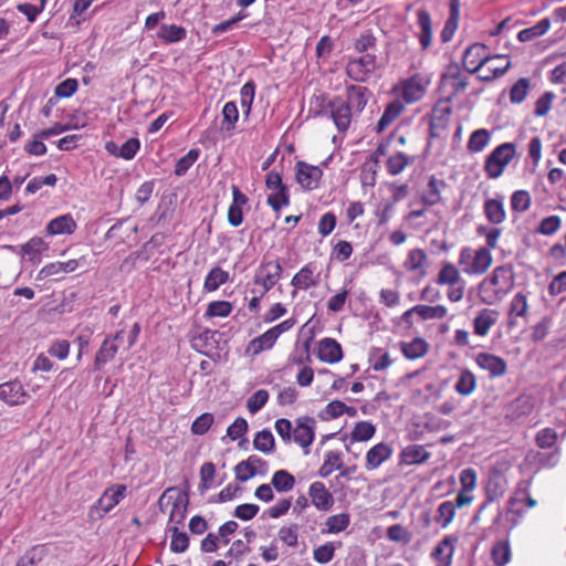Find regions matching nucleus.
Returning <instances> with one entry per match:
<instances>
[{"label":"nucleus","mask_w":566,"mask_h":566,"mask_svg":"<svg viewBox=\"0 0 566 566\" xmlns=\"http://www.w3.org/2000/svg\"><path fill=\"white\" fill-rule=\"evenodd\" d=\"M514 286L512 264L496 266L491 275L479 284V296L486 304H494L504 298Z\"/></svg>","instance_id":"obj_1"},{"label":"nucleus","mask_w":566,"mask_h":566,"mask_svg":"<svg viewBox=\"0 0 566 566\" xmlns=\"http://www.w3.org/2000/svg\"><path fill=\"white\" fill-rule=\"evenodd\" d=\"M315 117L331 118L342 134L346 133L356 117L349 106L344 102V96L337 95L333 98L319 96L316 98L315 108H311Z\"/></svg>","instance_id":"obj_2"},{"label":"nucleus","mask_w":566,"mask_h":566,"mask_svg":"<svg viewBox=\"0 0 566 566\" xmlns=\"http://www.w3.org/2000/svg\"><path fill=\"white\" fill-rule=\"evenodd\" d=\"M516 155V145L514 143H503L496 146L485 158L484 171L489 179L500 178L506 166Z\"/></svg>","instance_id":"obj_3"},{"label":"nucleus","mask_w":566,"mask_h":566,"mask_svg":"<svg viewBox=\"0 0 566 566\" xmlns=\"http://www.w3.org/2000/svg\"><path fill=\"white\" fill-rule=\"evenodd\" d=\"M140 334V324L134 323L132 326H124L113 338L105 339L97 354L125 353L132 349Z\"/></svg>","instance_id":"obj_4"},{"label":"nucleus","mask_w":566,"mask_h":566,"mask_svg":"<svg viewBox=\"0 0 566 566\" xmlns=\"http://www.w3.org/2000/svg\"><path fill=\"white\" fill-rule=\"evenodd\" d=\"M127 488L124 484H114L107 488L99 499L90 507L88 517L101 520L111 512L126 496Z\"/></svg>","instance_id":"obj_5"},{"label":"nucleus","mask_w":566,"mask_h":566,"mask_svg":"<svg viewBox=\"0 0 566 566\" xmlns=\"http://www.w3.org/2000/svg\"><path fill=\"white\" fill-rule=\"evenodd\" d=\"M187 503V496L175 488H169L163 493L159 500L160 507L163 509L164 506L170 505L167 526H177L179 528V525H181L186 518Z\"/></svg>","instance_id":"obj_6"},{"label":"nucleus","mask_w":566,"mask_h":566,"mask_svg":"<svg viewBox=\"0 0 566 566\" xmlns=\"http://www.w3.org/2000/svg\"><path fill=\"white\" fill-rule=\"evenodd\" d=\"M283 268L279 259L270 260L263 258L255 270L253 283L262 286V295L272 290L282 277Z\"/></svg>","instance_id":"obj_7"},{"label":"nucleus","mask_w":566,"mask_h":566,"mask_svg":"<svg viewBox=\"0 0 566 566\" xmlns=\"http://www.w3.org/2000/svg\"><path fill=\"white\" fill-rule=\"evenodd\" d=\"M377 69V55L366 53L350 59L346 65V74L355 82H366Z\"/></svg>","instance_id":"obj_8"},{"label":"nucleus","mask_w":566,"mask_h":566,"mask_svg":"<svg viewBox=\"0 0 566 566\" xmlns=\"http://www.w3.org/2000/svg\"><path fill=\"white\" fill-rule=\"evenodd\" d=\"M473 500V496L465 493L459 492L454 500L442 502L437 510L434 521L441 526L447 528L453 521L457 509L469 505Z\"/></svg>","instance_id":"obj_9"},{"label":"nucleus","mask_w":566,"mask_h":566,"mask_svg":"<svg viewBox=\"0 0 566 566\" xmlns=\"http://www.w3.org/2000/svg\"><path fill=\"white\" fill-rule=\"evenodd\" d=\"M505 55L491 56L486 53V46L482 43H474L468 46L463 53L462 64L464 69L473 74L479 72L492 59L504 57Z\"/></svg>","instance_id":"obj_10"},{"label":"nucleus","mask_w":566,"mask_h":566,"mask_svg":"<svg viewBox=\"0 0 566 566\" xmlns=\"http://www.w3.org/2000/svg\"><path fill=\"white\" fill-rule=\"evenodd\" d=\"M469 85L468 77L462 75L460 67L455 65H450L448 71L442 74L440 80V88L448 90L449 94L446 97V101L450 103L455 96H458L461 92H463Z\"/></svg>","instance_id":"obj_11"},{"label":"nucleus","mask_w":566,"mask_h":566,"mask_svg":"<svg viewBox=\"0 0 566 566\" xmlns=\"http://www.w3.org/2000/svg\"><path fill=\"white\" fill-rule=\"evenodd\" d=\"M430 80L428 76L417 73L401 83L402 98L407 104L420 101L427 93Z\"/></svg>","instance_id":"obj_12"},{"label":"nucleus","mask_w":566,"mask_h":566,"mask_svg":"<svg viewBox=\"0 0 566 566\" xmlns=\"http://www.w3.org/2000/svg\"><path fill=\"white\" fill-rule=\"evenodd\" d=\"M323 171L318 166L310 165L298 160L295 165L296 182L305 191L317 189L322 179Z\"/></svg>","instance_id":"obj_13"},{"label":"nucleus","mask_w":566,"mask_h":566,"mask_svg":"<svg viewBox=\"0 0 566 566\" xmlns=\"http://www.w3.org/2000/svg\"><path fill=\"white\" fill-rule=\"evenodd\" d=\"M371 95L368 87L352 84L346 86L344 102L349 106L355 116L358 117L365 109Z\"/></svg>","instance_id":"obj_14"},{"label":"nucleus","mask_w":566,"mask_h":566,"mask_svg":"<svg viewBox=\"0 0 566 566\" xmlns=\"http://www.w3.org/2000/svg\"><path fill=\"white\" fill-rule=\"evenodd\" d=\"M29 398L23 385L19 380L0 384V400L9 406L24 405Z\"/></svg>","instance_id":"obj_15"},{"label":"nucleus","mask_w":566,"mask_h":566,"mask_svg":"<svg viewBox=\"0 0 566 566\" xmlns=\"http://www.w3.org/2000/svg\"><path fill=\"white\" fill-rule=\"evenodd\" d=\"M316 272V264L314 262L306 263L293 277L291 285L294 287L292 295L296 294L297 290H308L315 287L319 283V273Z\"/></svg>","instance_id":"obj_16"},{"label":"nucleus","mask_w":566,"mask_h":566,"mask_svg":"<svg viewBox=\"0 0 566 566\" xmlns=\"http://www.w3.org/2000/svg\"><path fill=\"white\" fill-rule=\"evenodd\" d=\"M308 496L318 511L327 512L334 505V497L323 482H313L308 488Z\"/></svg>","instance_id":"obj_17"},{"label":"nucleus","mask_w":566,"mask_h":566,"mask_svg":"<svg viewBox=\"0 0 566 566\" xmlns=\"http://www.w3.org/2000/svg\"><path fill=\"white\" fill-rule=\"evenodd\" d=\"M315 420L310 417H302L296 420V427L293 429V439L302 448L307 449L314 440Z\"/></svg>","instance_id":"obj_18"},{"label":"nucleus","mask_w":566,"mask_h":566,"mask_svg":"<svg viewBox=\"0 0 566 566\" xmlns=\"http://www.w3.org/2000/svg\"><path fill=\"white\" fill-rule=\"evenodd\" d=\"M394 449L385 442H379L371 447L366 453L365 468L368 471L378 469L384 462L389 460Z\"/></svg>","instance_id":"obj_19"},{"label":"nucleus","mask_w":566,"mask_h":566,"mask_svg":"<svg viewBox=\"0 0 566 566\" xmlns=\"http://www.w3.org/2000/svg\"><path fill=\"white\" fill-rule=\"evenodd\" d=\"M534 399L528 395H521L511 401L506 407V418L511 420H520L528 416L534 409Z\"/></svg>","instance_id":"obj_20"},{"label":"nucleus","mask_w":566,"mask_h":566,"mask_svg":"<svg viewBox=\"0 0 566 566\" xmlns=\"http://www.w3.org/2000/svg\"><path fill=\"white\" fill-rule=\"evenodd\" d=\"M417 23L420 28L418 40L421 50H428L432 43V19L426 9H418L416 12Z\"/></svg>","instance_id":"obj_21"},{"label":"nucleus","mask_w":566,"mask_h":566,"mask_svg":"<svg viewBox=\"0 0 566 566\" xmlns=\"http://www.w3.org/2000/svg\"><path fill=\"white\" fill-rule=\"evenodd\" d=\"M77 224L74 218L70 214H62L52 219L45 228L50 235L72 234L75 232Z\"/></svg>","instance_id":"obj_22"},{"label":"nucleus","mask_w":566,"mask_h":566,"mask_svg":"<svg viewBox=\"0 0 566 566\" xmlns=\"http://www.w3.org/2000/svg\"><path fill=\"white\" fill-rule=\"evenodd\" d=\"M493 261L492 254L488 248H480L474 252V258L469 266L463 268L467 274H483L491 266Z\"/></svg>","instance_id":"obj_23"},{"label":"nucleus","mask_w":566,"mask_h":566,"mask_svg":"<svg viewBox=\"0 0 566 566\" xmlns=\"http://www.w3.org/2000/svg\"><path fill=\"white\" fill-rule=\"evenodd\" d=\"M446 187L447 184L443 179H438L434 176H431L429 178L427 188L421 195V201L426 206H434L440 203L442 200L441 190Z\"/></svg>","instance_id":"obj_24"},{"label":"nucleus","mask_w":566,"mask_h":566,"mask_svg":"<svg viewBox=\"0 0 566 566\" xmlns=\"http://www.w3.org/2000/svg\"><path fill=\"white\" fill-rule=\"evenodd\" d=\"M507 489V480L500 472H493L486 483V495L490 502L501 499Z\"/></svg>","instance_id":"obj_25"},{"label":"nucleus","mask_w":566,"mask_h":566,"mask_svg":"<svg viewBox=\"0 0 566 566\" xmlns=\"http://www.w3.org/2000/svg\"><path fill=\"white\" fill-rule=\"evenodd\" d=\"M156 36L166 44L178 43L186 39L187 30L181 25L163 23Z\"/></svg>","instance_id":"obj_26"},{"label":"nucleus","mask_w":566,"mask_h":566,"mask_svg":"<svg viewBox=\"0 0 566 566\" xmlns=\"http://www.w3.org/2000/svg\"><path fill=\"white\" fill-rule=\"evenodd\" d=\"M430 453L420 444H410L400 452V461L403 464L412 465L426 462Z\"/></svg>","instance_id":"obj_27"},{"label":"nucleus","mask_w":566,"mask_h":566,"mask_svg":"<svg viewBox=\"0 0 566 566\" xmlns=\"http://www.w3.org/2000/svg\"><path fill=\"white\" fill-rule=\"evenodd\" d=\"M483 211L488 221L493 224H500L506 219V212L501 199H486L483 205Z\"/></svg>","instance_id":"obj_28"},{"label":"nucleus","mask_w":566,"mask_h":566,"mask_svg":"<svg viewBox=\"0 0 566 566\" xmlns=\"http://www.w3.org/2000/svg\"><path fill=\"white\" fill-rule=\"evenodd\" d=\"M402 111L403 105L399 101L389 103L377 123L376 130L384 132L400 116Z\"/></svg>","instance_id":"obj_29"},{"label":"nucleus","mask_w":566,"mask_h":566,"mask_svg":"<svg viewBox=\"0 0 566 566\" xmlns=\"http://www.w3.org/2000/svg\"><path fill=\"white\" fill-rule=\"evenodd\" d=\"M49 249V244L40 237L31 238L27 243L21 245V251L24 255L29 256L32 263H40V254Z\"/></svg>","instance_id":"obj_30"},{"label":"nucleus","mask_w":566,"mask_h":566,"mask_svg":"<svg viewBox=\"0 0 566 566\" xmlns=\"http://www.w3.org/2000/svg\"><path fill=\"white\" fill-rule=\"evenodd\" d=\"M462 277L460 275L457 266L451 262H443L441 270L437 276V284L439 285H449L454 286L462 282Z\"/></svg>","instance_id":"obj_31"},{"label":"nucleus","mask_w":566,"mask_h":566,"mask_svg":"<svg viewBox=\"0 0 566 566\" xmlns=\"http://www.w3.org/2000/svg\"><path fill=\"white\" fill-rule=\"evenodd\" d=\"M476 363L489 370L492 377L503 376L506 371V363L500 356H476Z\"/></svg>","instance_id":"obj_32"},{"label":"nucleus","mask_w":566,"mask_h":566,"mask_svg":"<svg viewBox=\"0 0 566 566\" xmlns=\"http://www.w3.org/2000/svg\"><path fill=\"white\" fill-rule=\"evenodd\" d=\"M551 28V20L548 18H544L539 20L533 27L521 30L517 33V40L520 42H530L536 38H539L548 32Z\"/></svg>","instance_id":"obj_33"},{"label":"nucleus","mask_w":566,"mask_h":566,"mask_svg":"<svg viewBox=\"0 0 566 566\" xmlns=\"http://www.w3.org/2000/svg\"><path fill=\"white\" fill-rule=\"evenodd\" d=\"M229 280V273L220 266L212 268L205 277L203 290L214 292Z\"/></svg>","instance_id":"obj_34"},{"label":"nucleus","mask_w":566,"mask_h":566,"mask_svg":"<svg viewBox=\"0 0 566 566\" xmlns=\"http://www.w3.org/2000/svg\"><path fill=\"white\" fill-rule=\"evenodd\" d=\"M343 468L342 453L339 451H328L325 454L324 462L318 470L321 478L329 476L335 470Z\"/></svg>","instance_id":"obj_35"},{"label":"nucleus","mask_w":566,"mask_h":566,"mask_svg":"<svg viewBox=\"0 0 566 566\" xmlns=\"http://www.w3.org/2000/svg\"><path fill=\"white\" fill-rule=\"evenodd\" d=\"M413 157L406 155L402 151H397L388 157L387 159V171L391 176H397L403 171V169L413 161Z\"/></svg>","instance_id":"obj_36"},{"label":"nucleus","mask_w":566,"mask_h":566,"mask_svg":"<svg viewBox=\"0 0 566 566\" xmlns=\"http://www.w3.org/2000/svg\"><path fill=\"white\" fill-rule=\"evenodd\" d=\"M413 311H417V316L420 321L441 319L447 316L448 310L444 305H415Z\"/></svg>","instance_id":"obj_37"},{"label":"nucleus","mask_w":566,"mask_h":566,"mask_svg":"<svg viewBox=\"0 0 566 566\" xmlns=\"http://www.w3.org/2000/svg\"><path fill=\"white\" fill-rule=\"evenodd\" d=\"M271 484L277 492H290L295 486V478L286 470H277L272 475Z\"/></svg>","instance_id":"obj_38"},{"label":"nucleus","mask_w":566,"mask_h":566,"mask_svg":"<svg viewBox=\"0 0 566 566\" xmlns=\"http://www.w3.org/2000/svg\"><path fill=\"white\" fill-rule=\"evenodd\" d=\"M490 140V132L485 128H480L470 135L467 148L470 153H480L489 145Z\"/></svg>","instance_id":"obj_39"},{"label":"nucleus","mask_w":566,"mask_h":566,"mask_svg":"<svg viewBox=\"0 0 566 566\" xmlns=\"http://www.w3.org/2000/svg\"><path fill=\"white\" fill-rule=\"evenodd\" d=\"M233 311V304L229 301H212L208 304L207 310L205 312L206 318H226Z\"/></svg>","instance_id":"obj_40"},{"label":"nucleus","mask_w":566,"mask_h":566,"mask_svg":"<svg viewBox=\"0 0 566 566\" xmlns=\"http://www.w3.org/2000/svg\"><path fill=\"white\" fill-rule=\"evenodd\" d=\"M453 543L450 537H444L432 551V557L438 560L439 565L444 563L450 565L453 555Z\"/></svg>","instance_id":"obj_41"},{"label":"nucleus","mask_w":566,"mask_h":566,"mask_svg":"<svg viewBox=\"0 0 566 566\" xmlns=\"http://www.w3.org/2000/svg\"><path fill=\"white\" fill-rule=\"evenodd\" d=\"M266 203L275 211L280 212L283 207L290 205V192L287 186L272 190L268 196Z\"/></svg>","instance_id":"obj_42"},{"label":"nucleus","mask_w":566,"mask_h":566,"mask_svg":"<svg viewBox=\"0 0 566 566\" xmlns=\"http://www.w3.org/2000/svg\"><path fill=\"white\" fill-rule=\"evenodd\" d=\"M253 447L265 454L272 453L275 448V440L272 432L268 429L259 431L254 437Z\"/></svg>","instance_id":"obj_43"},{"label":"nucleus","mask_w":566,"mask_h":566,"mask_svg":"<svg viewBox=\"0 0 566 566\" xmlns=\"http://www.w3.org/2000/svg\"><path fill=\"white\" fill-rule=\"evenodd\" d=\"M239 120V109L235 102H227L222 108V129L232 132Z\"/></svg>","instance_id":"obj_44"},{"label":"nucleus","mask_w":566,"mask_h":566,"mask_svg":"<svg viewBox=\"0 0 566 566\" xmlns=\"http://www.w3.org/2000/svg\"><path fill=\"white\" fill-rule=\"evenodd\" d=\"M277 339V336L275 335V332L272 331V328L268 329L265 333H263L261 336L256 337L251 342V346L248 348L253 349V354H259L264 350H269L273 347Z\"/></svg>","instance_id":"obj_45"},{"label":"nucleus","mask_w":566,"mask_h":566,"mask_svg":"<svg viewBox=\"0 0 566 566\" xmlns=\"http://www.w3.org/2000/svg\"><path fill=\"white\" fill-rule=\"evenodd\" d=\"M531 88V81L526 77L518 78L510 90V101L512 104H521L525 101Z\"/></svg>","instance_id":"obj_46"},{"label":"nucleus","mask_w":566,"mask_h":566,"mask_svg":"<svg viewBox=\"0 0 566 566\" xmlns=\"http://www.w3.org/2000/svg\"><path fill=\"white\" fill-rule=\"evenodd\" d=\"M250 467L251 472L243 476L244 479H251L256 474H265L269 471V465L265 460L260 458L259 455H250L247 460L241 461L240 468Z\"/></svg>","instance_id":"obj_47"},{"label":"nucleus","mask_w":566,"mask_h":566,"mask_svg":"<svg viewBox=\"0 0 566 566\" xmlns=\"http://www.w3.org/2000/svg\"><path fill=\"white\" fill-rule=\"evenodd\" d=\"M171 532L170 549L174 553H184L189 547V537L185 532H180L177 526H167Z\"/></svg>","instance_id":"obj_48"},{"label":"nucleus","mask_w":566,"mask_h":566,"mask_svg":"<svg viewBox=\"0 0 566 566\" xmlns=\"http://www.w3.org/2000/svg\"><path fill=\"white\" fill-rule=\"evenodd\" d=\"M200 150L192 148L185 156L179 158L175 165V175L181 177L187 174L189 168L198 160Z\"/></svg>","instance_id":"obj_49"},{"label":"nucleus","mask_w":566,"mask_h":566,"mask_svg":"<svg viewBox=\"0 0 566 566\" xmlns=\"http://www.w3.org/2000/svg\"><path fill=\"white\" fill-rule=\"evenodd\" d=\"M350 523V516L348 513H339L327 517L326 527L331 534H337L345 531Z\"/></svg>","instance_id":"obj_50"},{"label":"nucleus","mask_w":566,"mask_h":566,"mask_svg":"<svg viewBox=\"0 0 566 566\" xmlns=\"http://www.w3.org/2000/svg\"><path fill=\"white\" fill-rule=\"evenodd\" d=\"M376 427L368 421H359L354 427L350 439L353 441H368L375 436Z\"/></svg>","instance_id":"obj_51"},{"label":"nucleus","mask_w":566,"mask_h":566,"mask_svg":"<svg viewBox=\"0 0 566 566\" xmlns=\"http://www.w3.org/2000/svg\"><path fill=\"white\" fill-rule=\"evenodd\" d=\"M454 389L462 396H468L475 389V377L471 371H462L455 382Z\"/></svg>","instance_id":"obj_52"},{"label":"nucleus","mask_w":566,"mask_h":566,"mask_svg":"<svg viewBox=\"0 0 566 566\" xmlns=\"http://www.w3.org/2000/svg\"><path fill=\"white\" fill-rule=\"evenodd\" d=\"M495 321L496 319L492 316V312L484 310L474 319V333L480 336L486 335Z\"/></svg>","instance_id":"obj_53"},{"label":"nucleus","mask_w":566,"mask_h":566,"mask_svg":"<svg viewBox=\"0 0 566 566\" xmlns=\"http://www.w3.org/2000/svg\"><path fill=\"white\" fill-rule=\"evenodd\" d=\"M531 206V195L526 190H516L511 196V208L516 212H525Z\"/></svg>","instance_id":"obj_54"},{"label":"nucleus","mask_w":566,"mask_h":566,"mask_svg":"<svg viewBox=\"0 0 566 566\" xmlns=\"http://www.w3.org/2000/svg\"><path fill=\"white\" fill-rule=\"evenodd\" d=\"M527 310L528 304L526 295L523 293L515 294L510 303V316L525 317L527 314Z\"/></svg>","instance_id":"obj_55"},{"label":"nucleus","mask_w":566,"mask_h":566,"mask_svg":"<svg viewBox=\"0 0 566 566\" xmlns=\"http://www.w3.org/2000/svg\"><path fill=\"white\" fill-rule=\"evenodd\" d=\"M57 182V177L54 174H50L45 177H33L25 187L27 193H35L38 192L43 186H50L54 187Z\"/></svg>","instance_id":"obj_56"},{"label":"nucleus","mask_w":566,"mask_h":566,"mask_svg":"<svg viewBox=\"0 0 566 566\" xmlns=\"http://www.w3.org/2000/svg\"><path fill=\"white\" fill-rule=\"evenodd\" d=\"M427 262V254L422 249H412L409 251L406 268L410 271H418L423 268Z\"/></svg>","instance_id":"obj_57"},{"label":"nucleus","mask_w":566,"mask_h":566,"mask_svg":"<svg viewBox=\"0 0 566 566\" xmlns=\"http://www.w3.org/2000/svg\"><path fill=\"white\" fill-rule=\"evenodd\" d=\"M492 558L496 566H504L511 558V551L507 542L496 543L492 548Z\"/></svg>","instance_id":"obj_58"},{"label":"nucleus","mask_w":566,"mask_h":566,"mask_svg":"<svg viewBox=\"0 0 566 566\" xmlns=\"http://www.w3.org/2000/svg\"><path fill=\"white\" fill-rule=\"evenodd\" d=\"M376 46H377V39L370 32L360 34L355 40V42H354V49L358 53H365L366 54V53H369V50H375L376 51Z\"/></svg>","instance_id":"obj_59"},{"label":"nucleus","mask_w":566,"mask_h":566,"mask_svg":"<svg viewBox=\"0 0 566 566\" xmlns=\"http://www.w3.org/2000/svg\"><path fill=\"white\" fill-rule=\"evenodd\" d=\"M555 97V94L551 91H547L542 96H539L535 102L534 115L537 117L546 116L552 108V104Z\"/></svg>","instance_id":"obj_60"},{"label":"nucleus","mask_w":566,"mask_h":566,"mask_svg":"<svg viewBox=\"0 0 566 566\" xmlns=\"http://www.w3.org/2000/svg\"><path fill=\"white\" fill-rule=\"evenodd\" d=\"M214 417L212 413L205 412L197 417L191 424V431L193 434L202 436L205 434L212 426Z\"/></svg>","instance_id":"obj_61"},{"label":"nucleus","mask_w":566,"mask_h":566,"mask_svg":"<svg viewBox=\"0 0 566 566\" xmlns=\"http://www.w3.org/2000/svg\"><path fill=\"white\" fill-rule=\"evenodd\" d=\"M269 400V392L264 389L256 390L249 399L247 407L254 415L260 411Z\"/></svg>","instance_id":"obj_62"},{"label":"nucleus","mask_w":566,"mask_h":566,"mask_svg":"<svg viewBox=\"0 0 566 566\" xmlns=\"http://www.w3.org/2000/svg\"><path fill=\"white\" fill-rule=\"evenodd\" d=\"M248 13L241 10L237 13V15L226 20L221 21L220 23L212 27L211 32L216 35H219L221 33L228 32L234 28V25L240 22L241 20L248 18Z\"/></svg>","instance_id":"obj_63"},{"label":"nucleus","mask_w":566,"mask_h":566,"mask_svg":"<svg viewBox=\"0 0 566 566\" xmlns=\"http://www.w3.org/2000/svg\"><path fill=\"white\" fill-rule=\"evenodd\" d=\"M560 224L562 220L558 216H549L541 221L537 231L544 235H552L560 228Z\"/></svg>","instance_id":"obj_64"}]
</instances>
